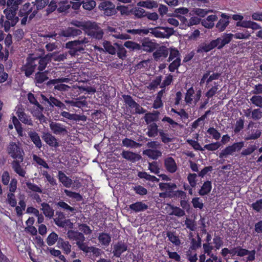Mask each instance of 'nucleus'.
<instances>
[{
    "label": "nucleus",
    "instance_id": "864d4df0",
    "mask_svg": "<svg viewBox=\"0 0 262 262\" xmlns=\"http://www.w3.org/2000/svg\"><path fill=\"white\" fill-rule=\"evenodd\" d=\"M232 147L231 145L226 147L225 149L221 150L219 154V158H226L229 155H232L234 153Z\"/></svg>",
    "mask_w": 262,
    "mask_h": 262
},
{
    "label": "nucleus",
    "instance_id": "4d7b16f0",
    "mask_svg": "<svg viewBox=\"0 0 262 262\" xmlns=\"http://www.w3.org/2000/svg\"><path fill=\"white\" fill-rule=\"evenodd\" d=\"M58 239V235L54 232L51 233L47 238V244L51 246L54 245Z\"/></svg>",
    "mask_w": 262,
    "mask_h": 262
},
{
    "label": "nucleus",
    "instance_id": "f3484780",
    "mask_svg": "<svg viewBox=\"0 0 262 262\" xmlns=\"http://www.w3.org/2000/svg\"><path fill=\"white\" fill-rule=\"evenodd\" d=\"M42 139L50 147L56 148L59 145L56 138L51 133H43Z\"/></svg>",
    "mask_w": 262,
    "mask_h": 262
},
{
    "label": "nucleus",
    "instance_id": "c9c22d12",
    "mask_svg": "<svg viewBox=\"0 0 262 262\" xmlns=\"http://www.w3.org/2000/svg\"><path fill=\"white\" fill-rule=\"evenodd\" d=\"M147 129L148 131L146 134L149 137H155L159 133V129H158V126L156 123H152L149 124Z\"/></svg>",
    "mask_w": 262,
    "mask_h": 262
},
{
    "label": "nucleus",
    "instance_id": "774afa93",
    "mask_svg": "<svg viewBox=\"0 0 262 262\" xmlns=\"http://www.w3.org/2000/svg\"><path fill=\"white\" fill-rule=\"evenodd\" d=\"M207 132L216 140H219L221 138V134L214 127L209 128Z\"/></svg>",
    "mask_w": 262,
    "mask_h": 262
},
{
    "label": "nucleus",
    "instance_id": "58836bf2",
    "mask_svg": "<svg viewBox=\"0 0 262 262\" xmlns=\"http://www.w3.org/2000/svg\"><path fill=\"white\" fill-rule=\"evenodd\" d=\"M49 101V105L52 107L56 106L60 109H66V105L54 97L50 96Z\"/></svg>",
    "mask_w": 262,
    "mask_h": 262
},
{
    "label": "nucleus",
    "instance_id": "e433bc0d",
    "mask_svg": "<svg viewBox=\"0 0 262 262\" xmlns=\"http://www.w3.org/2000/svg\"><path fill=\"white\" fill-rule=\"evenodd\" d=\"M137 6L151 9L153 8H157L158 6V3L155 1H141L137 3Z\"/></svg>",
    "mask_w": 262,
    "mask_h": 262
},
{
    "label": "nucleus",
    "instance_id": "72a5a7b5",
    "mask_svg": "<svg viewBox=\"0 0 262 262\" xmlns=\"http://www.w3.org/2000/svg\"><path fill=\"white\" fill-rule=\"evenodd\" d=\"M129 208L135 212H140L146 210L148 206L142 202H138L130 205Z\"/></svg>",
    "mask_w": 262,
    "mask_h": 262
},
{
    "label": "nucleus",
    "instance_id": "13d9d810",
    "mask_svg": "<svg viewBox=\"0 0 262 262\" xmlns=\"http://www.w3.org/2000/svg\"><path fill=\"white\" fill-rule=\"evenodd\" d=\"M78 228L81 231L80 232L82 233L83 235L84 234L86 235H90L92 233V230L85 224H78Z\"/></svg>",
    "mask_w": 262,
    "mask_h": 262
},
{
    "label": "nucleus",
    "instance_id": "473e14b6",
    "mask_svg": "<svg viewBox=\"0 0 262 262\" xmlns=\"http://www.w3.org/2000/svg\"><path fill=\"white\" fill-rule=\"evenodd\" d=\"M157 44L150 40H145L142 42V49L143 51L151 52L156 49Z\"/></svg>",
    "mask_w": 262,
    "mask_h": 262
},
{
    "label": "nucleus",
    "instance_id": "6e6d98bb",
    "mask_svg": "<svg viewBox=\"0 0 262 262\" xmlns=\"http://www.w3.org/2000/svg\"><path fill=\"white\" fill-rule=\"evenodd\" d=\"M159 114V112H156L155 113H147L145 115L144 119L146 124H148L150 123L156 121L157 118Z\"/></svg>",
    "mask_w": 262,
    "mask_h": 262
},
{
    "label": "nucleus",
    "instance_id": "c03bdc74",
    "mask_svg": "<svg viewBox=\"0 0 262 262\" xmlns=\"http://www.w3.org/2000/svg\"><path fill=\"white\" fill-rule=\"evenodd\" d=\"M138 176L141 179H144L151 182H159V179L154 176H151L146 172H139Z\"/></svg>",
    "mask_w": 262,
    "mask_h": 262
},
{
    "label": "nucleus",
    "instance_id": "4468645a",
    "mask_svg": "<svg viewBox=\"0 0 262 262\" xmlns=\"http://www.w3.org/2000/svg\"><path fill=\"white\" fill-rule=\"evenodd\" d=\"M92 27L88 29L86 34L96 39H100L103 37V30L95 22H92Z\"/></svg>",
    "mask_w": 262,
    "mask_h": 262
},
{
    "label": "nucleus",
    "instance_id": "3c124183",
    "mask_svg": "<svg viewBox=\"0 0 262 262\" xmlns=\"http://www.w3.org/2000/svg\"><path fill=\"white\" fill-rule=\"evenodd\" d=\"M64 192L67 196L75 200L76 201H80L82 199V196L79 193L73 192L68 189H64Z\"/></svg>",
    "mask_w": 262,
    "mask_h": 262
},
{
    "label": "nucleus",
    "instance_id": "69168bd1",
    "mask_svg": "<svg viewBox=\"0 0 262 262\" xmlns=\"http://www.w3.org/2000/svg\"><path fill=\"white\" fill-rule=\"evenodd\" d=\"M257 148V146L255 144L249 145L247 148L242 150L241 152V155L244 156L250 155L252 154Z\"/></svg>",
    "mask_w": 262,
    "mask_h": 262
},
{
    "label": "nucleus",
    "instance_id": "b1692460",
    "mask_svg": "<svg viewBox=\"0 0 262 262\" xmlns=\"http://www.w3.org/2000/svg\"><path fill=\"white\" fill-rule=\"evenodd\" d=\"M121 156L123 158L132 162L138 161L141 158V156L139 154L130 151H123Z\"/></svg>",
    "mask_w": 262,
    "mask_h": 262
},
{
    "label": "nucleus",
    "instance_id": "c85d7f7f",
    "mask_svg": "<svg viewBox=\"0 0 262 262\" xmlns=\"http://www.w3.org/2000/svg\"><path fill=\"white\" fill-rule=\"evenodd\" d=\"M41 210L44 215L49 219L52 218L54 213L53 208L48 203L45 202L41 204Z\"/></svg>",
    "mask_w": 262,
    "mask_h": 262
},
{
    "label": "nucleus",
    "instance_id": "ddd939ff",
    "mask_svg": "<svg viewBox=\"0 0 262 262\" xmlns=\"http://www.w3.org/2000/svg\"><path fill=\"white\" fill-rule=\"evenodd\" d=\"M220 18L215 25V28L219 32H222L225 30L229 25L230 16L225 13H222Z\"/></svg>",
    "mask_w": 262,
    "mask_h": 262
},
{
    "label": "nucleus",
    "instance_id": "dca6fc26",
    "mask_svg": "<svg viewBox=\"0 0 262 262\" xmlns=\"http://www.w3.org/2000/svg\"><path fill=\"white\" fill-rule=\"evenodd\" d=\"M82 31L80 29H78L73 27H68L62 30L60 32V35L65 37H75L80 35Z\"/></svg>",
    "mask_w": 262,
    "mask_h": 262
},
{
    "label": "nucleus",
    "instance_id": "6e6552de",
    "mask_svg": "<svg viewBox=\"0 0 262 262\" xmlns=\"http://www.w3.org/2000/svg\"><path fill=\"white\" fill-rule=\"evenodd\" d=\"M150 33L154 36L158 38H169L172 35L174 31L172 28L168 27H156L150 29Z\"/></svg>",
    "mask_w": 262,
    "mask_h": 262
},
{
    "label": "nucleus",
    "instance_id": "2eb2a0df",
    "mask_svg": "<svg viewBox=\"0 0 262 262\" xmlns=\"http://www.w3.org/2000/svg\"><path fill=\"white\" fill-rule=\"evenodd\" d=\"M164 167L165 169L171 173H174L178 169L177 164L173 158L169 157L164 160Z\"/></svg>",
    "mask_w": 262,
    "mask_h": 262
},
{
    "label": "nucleus",
    "instance_id": "393cba45",
    "mask_svg": "<svg viewBox=\"0 0 262 262\" xmlns=\"http://www.w3.org/2000/svg\"><path fill=\"white\" fill-rule=\"evenodd\" d=\"M127 250V246L124 243L120 242L114 246L113 254L117 257H119L121 254Z\"/></svg>",
    "mask_w": 262,
    "mask_h": 262
},
{
    "label": "nucleus",
    "instance_id": "0e129e2a",
    "mask_svg": "<svg viewBox=\"0 0 262 262\" xmlns=\"http://www.w3.org/2000/svg\"><path fill=\"white\" fill-rule=\"evenodd\" d=\"M172 209V210L170 213V215H175L177 217H181L185 214V211L180 207L173 206Z\"/></svg>",
    "mask_w": 262,
    "mask_h": 262
},
{
    "label": "nucleus",
    "instance_id": "a18cd8bd",
    "mask_svg": "<svg viewBox=\"0 0 262 262\" xmlns=\"http://www.w3.org/2000/svg\"><path fill=\"white\" fill-rule=\"evenodd\" d=\"M159 134L162 142L166 144L172 141L173 139L171 137V136L168 133H165L163 129H160Z\"/></svg>",
    "mask_w": 262,
    "mask_h": 262
},
{
    "label": "nucleus",
    "instance_id": "680f3d73",
    "mask_svg": "<svg viewBox=\"0 0 262 262\" xmlns=\"http://www.w3.org/2000/svg\"><path fill=\"white\" fill-rule=\"evenodd\" d=\"M33 160L34 161H35L37 164H38L40 166H42L43 167L49 169V167L46 161L39 157V156L33 155Z\"/></svg>",
    "mask_w": 262,
    "mask_h": 262
},
{
    "label": "nucleus",
    "instance_id": "aec40b11",
    "mask_svg": "<svg viewBox=\"0 0 262 262\" xmlns=\"http://www.w3.org/2000/svg\"><path fill=\"white\" fill-rule=\"evenodd\" d=\"M255 251L253 250L249 251L246 249L242 248L240 246H238L237 256L242 257L248 255L247 260L252 261L255 259Z\"/></svg>",
    "mask_w": 262,
    "mask_h": 262
},
{
    "label": "nucleus",
    "instance_id": "a878e982",
    "mask_svg": "<svg viewBox=\"0 0 262 262\" xmlns=\"http://www.w3.org/2000/svg\"><path fill=\"white\" fill-rule=\"evenodd\" d=\"M58 178L62 185L67 187L70 188L73 184V181L69 177H67L62 171H59Z\"/></svg>",
    "mask_w": 262,
    "mask_h": 262
},
{
    "label": "nucleus",
    "instance_id": "7c9ffc66",
    "mask_svg": "<svg viewBox=\"0 0 262 262\" xmlns=\"http://www.w3.org/2000/svg\"><path fill=\"white\" fill-rule=\"evenodd\" d=\"M98 239L102 245L106 247H107L111 242V235L108 233L104 232L99 234Z\"/></svg>",
    "mask_w": 262,
    "mask_h": 262
},
{
    "label": "nucleus",
    "instance_id": "0eeeda50",
    "mask_svg": "<svg viewBox=\"0 0 262 262\" xmlns=\"http://www.w3.org/2000/svg\"><path fill=\"white\" fill-rule=\"evenodd\" d=\"M70 81V78L62 77L51 79L46 83V84L49 86H50L51 85H54L53 90L55 92H67L69 90L70 86L62 83H69Z\"/></svg>",
    "mask_w": 262,
    "mask_h": 262
},
{
    "label": "nucleus",
    "instance_id": "e2e57ef3",
    "mask_svg": "<svg viewBox=\"0 0 262 262\" xmlns=\"http://www.w3.org/2000/svg\"><path fill=\"white\" fill-rule=\"evenodd\" d=\"M250 101L255 106L262 108V96L254 95L250 98Z\"/></svg>",
    "mask_w": 262,
    "mask_h": 262
},
{
    "label": "nucleus",
    "instance_id": "423d86ee",
    "mask_svg": "<svg viewBox=\"0 0 262 262\" xmlns=\"http://www.w3.org/2000/svg\"><path fill=\"white\" fill-rule=\"evenodd\" d=\"M225 46L223 36L212 40L209 43L201 45L198 50V52H208L215 48L220 50Z\"/></svg>",
    "mask_w": 262,
    "mask_h": 262
},
{
    "label": "nucleus",
    "instance_id": "412c9836",
    "mask_svg": "<svg viewBox=\"0 0 262 262\" xmlns=\"http://www.w3.org/2000/svg\"><path fill=\"white\" fill-rule=\"evenodd\" d=\"M217 20V16L216 15H210L206 18L202 20L201 24L206 28L212 29L214 26V22Z\"/></svg>",
    "mask_w": 262,
    "mask_h": 262
},
{
    "label": "nucleus",
    "instance_id": "603ef678",
    "mask_svg": "<svg viewBox=\"0 0 262 262\" xmlns=\"http://www.w3.org/2000/svg\"><path fill=\"white\" fill-rule=\"evenodd\" d=\"M132 13L136 17L140 18L145 16L146 12L141 7H136L132 9Z\"/></svg>",
    "mask_w": 262,
    "mask_h": 262
},
{
    "label": "nucleus",
    "instance_id": "052dcab7",
    "mask_svg": "<svg viewBox=\"0 0 262 262\" xmlns=\"http://www.w3.org/2000/svg\"><path fill=\"white\" fill-rule=\"evenodd\" d=\"M169 53V56L168 58L167 61L170 62L172 60L177 59V58H180V54L179 51L175 49L170 48Z\"/></svg>",
    "mask_w": 262,
    "mask_h": 262
},
{
    "label": "nucleus",
    "instance_id": "7ed1b4c3",
    "mask_svg": "<svg viewBox=\"0 0 262 262\" xmlns=\"http://www.w3.org/2000/svg\"><path fill=\"white\" fill-rule=\"evenodd\" d=\"M18 9L12 6H7L4 10V13L6 16V20L4 19V16H1L0 25L4 28V30L8 32L11 27H14L19 20L18 16L16 15Z\"/></svg>",
    "mask_w": 262,
    "mask_h": 262
},
{
    "label": "nucleus",
    "instance_id": "9d476101",
    "mask_svg": "<svg viewBox=\"0 0 262 262\" xmlns=\"http://www.w3.org/2000/svg\"><path fill=\"white\" fill-rule=\"evenodd\" d=\"M225 45L230 42L233 37L236 39H248L251 35L248 31L246 30L243 32H237L234 34L232 33H224L222 35Z\"/></svg>",
    "mask_w": 262,
    "mask_h": 262
},
{
    "label": "nucleus",
    "instance_id": "4be33fe9",
    "mask_svg": "<svg viewBox=\"0 0 262 262\" xmlns=\"http://www.w3.org/2000/svg\"><path fill=\"white\" fill-rule=\"evenodd\" d=\"M61 116L67 119L71 120L77 121H85L86 120V117L84 115H80L76 114H70L68 112L63 111L61 113Z\"/></svg>",
    "mask_w": 262,
    "mask_h": 262
},
{
    "label": "nucleus",
    "instance_id": "bf43d9fd",
    "mask_svg": "<svg viewBox=\"0 0 262 262\" xmlns=\"http://www.w3.org/2000/svg\"><path fill=\"white\" fill-rule=\"evenodd\" d=\"M82 7L87 10H92L96 5L94 0H84L82 2Z\"/></svg>",
    "mask_w": 262,
    "mask_h": 262
},
{
    "label": "nucleus",
    "instance_id": "5fc2aeb1",
    "mask_svg": "<svg viewBox=\"0 0 262 262\" xmlns=\"http://www.w3.org/2000/svg\"><path fill=\"white\" fill-rule=\"evenodd\" d=\"M194 94V90H193V87H191L187 91L185 97V101L187 104L190 105L192 104L193 101L192 97Z\"/></svg>",
    "mask_w": 262,
    "mask_h": 262
},
{
    "label": "nucleus",
    "instance_id": "f704fd0d",
    "mask_svg": "<svg viewBox=\"0 0 262 262\" xmlns=\"http://www.w3.org/2000/svg\"><path fill=\"white\" fill-rule=\"evenodd\" d=\"M212 188L211 182L210 181L205 182L202 186L199 193L200 195L203 196L208 194Z\"/></svg>",
    "mask_w": 262,
    "mask_h": 262
},
{
    "label": "nucleus",
    "instance_id": "2f4dec72",
    "mask_svg": "<svg viewBox=\"0 0 262 262\" xmlns=\"http://www.w3.org/2000/svg\"><path fill=\"white\" fill-rule=\"evenodd\" d=\"M29 137L35 146L39 149L42 147V142L38 134L35 132H30Z\"/></svg>",
    "mask_w": 262,
    "mask_h": 262
},
{
    "label": "nucleus",
    "instance_id": "f257e3e1",
    "mask_svg": "<svg viewBox=\"0 0 262 262\" xmlns=\"http://www.w3.org/2000/svg\"><path fill=\"white\" fill-rule=\"evenodd\" d=\"M53 55V54H48L42 57L31 56L28 57L26 64L21 68V71L24 72L27 77H29L35 70L43 71Z\"/></svg>",
    "mask_w": 262,
    "mask_h": 262
},
{
    "label": "nucleus",
    "instance_id": "1a4fd4ad",
    "mask_svg": "<svg viewBox=\"0 0 262 262\" xmlns=\"http://www.w3.org/2000/svg\"><path fill=\"white\" fill-rule=\"evenodd\" d=\"M122 97L124 100L125 103L132 109L131 111L132 114H144L145 113V110L136 102L131 96L124 95Z\"/></svg>",
    "mask_w": 262,
    "mask_h": 262
},
{
    "label": "nucleus",
    "instance_id": "09e8293b",
    "mask_svg": "<svg viewBox=\"0 0 262 262\" xmlns=\"http://www.w3.org/2000/svg\"><path fill=\"white\" fill-rule=\"evenodd\" d=\"M122 145L126 147L134 148L139 147L141 145L130 139L126 138L122 140Z\"/></svg>",
    "mask_w": 262,
    "mask_h": 262
},
{
    "label": "nucleus",
    "instance_id": "bb28decb",
    "mask_svg": "<svg viewBox=\"0 0 262 262\" xmlns=\"http://www.w3.org/2000/svg\"><path fill=\"white\" fill-rule=\"evenodd\" d=\"M48 72L38 71L35 74L34 81L36 85L39 86V84H42L43 82L48 79L47 76Z\"/></svg>",
    "mask_w": 262,
    "mask_h": 262
},
{
    "label": "nucleus",
    "instance_id": "de8ad7c7",
    "mask_svg": "<svg viewBox=\"0 0 262 262\" xmlns=\"http://www.w3.org/2000/svg\"><path fill=\"white\" fill-rule=\"evenodd\" d=\"M103 47L106 51L109 54L114 55L117 52V49L114 46L112 45V43L107 41H105L103 43Z\"/></svg>",
    "mask_w": 262,
    "mask_h": 262
},
{
    "label": "nucleus",
    "instance_id": "9b49d317",
    "mask_svg": "<svg viewBox=\"0 0 262 262\" xmlns=\"http://www.w3.org/2000/svg\"><path fill=\"white\" fill-rule=\"evenodd\" d=\"M49 126L52 133L56 135H65L68 133L67 127L59 122L51 121Z\"/></svg>",
    "mask_w": 262,
    "mask_h": 262
},
{
    "label": "nucleus",
    "instance_id": "8fccbe9b",
    "mask_svg": "<svg viewBox=\"0 0 262 262\" xmlns=\"http://www.w3.org/2000/svg\"><path fill=\"white\" fill-rule=\"evenodd\" d=\"M124 47L131 50H140L142 49L140 45L132 41H127L124 43Z\"/></svg>",
    "mask_w": 262,
    "mask_h": 262
},
{
    "label": "nucleus",
    "instance_id": "ea45409f",
    "mask_svg": "<svg viewBox=\"0 0 262 262\" xmlns=\"http://www.w3.org/2000/svg\"><path fill=\"white\" fill-rule=\"evenodd\" d=\"M166 235L168 239L175 246H179L181 244V241L179 236L174 232L168 231Z\"/></svg>",
    "mask_w": 262,
    "mask_h": 262
},
{
    "label": "nucleus",
    "instance_id": "79ce46f5",
    "mask_svg": "<svg viewBox=\"0 0 262 262\" xmlns=\"http://www.w3.org/2000/svg\"><path fill=\"white\" fill-rule=\"evenodd\" d=\"M148 169L151 173L157 175H158L160 172L159 164L157 161L148 162Z\"/></svg>",
    "mask_w": 262,
    "mask_h": 262
},
{
    "label": "nucleus",
    "instance_id": "f03ea898",
    "mask_svg": "<svg viewBox=\"0 0 262 262\" xmlns=\"http://www.w3.org/2000/svg\"><path fill=\"white\" fill-rule=\"evenodd\" d=\"M67 235L69 239L75 241L78 248L85 253L92 252L94 255L98 257L103 253L102 250L94 246H88L84 242L85 241L84 235L78 231L69 230L67 232Z\"/></svg>",
    "mask_w": 262,
    "mask_h": 262
},
{
    "label": "nucleus",
    "instance_id": "a211bd4d",
    "mask_svg": "<svg viewBox=\"0 0 262 262\" xmlns=\"http://www.w3.org/2000/svg\"><path fill=\"white\" fill-rule=\"evenodd\" d=\"M168 54L169 49L164 46H162L153 53V57L157 61H162L168 56Z\"/></svg>",
    "mask_w": 262,
    "mask_h": 262
},
{
    "label": "nucleus",
    "instance_id": "f8f14e48",
    "mask_svg": "<svg viewBox=\"0 0 262 262\" xmlns=\"http://www.w3.org/2000/svg\"><path fill=\"white\" fill-rule=\"evenodd\" d=\"M100 10L103 11V13L106 16H112L116 13L115 5L109 1L101 2L99 5Z\"/></svg>",
    "mask_w": 262,
    "mask_h": 262
},
{
    "label": "nucleus",
    "instance_id": "39448f33",
    "mask_svg": "<svg viewBox=\"0 0 262 262\" xmlns=\"http://www.w3.org/2000/svg\"><path fill=\"white\" fill-rule=\"evenodd\" d=\"M7 151L13 159H15V160L23 161L25 154L18 142H10L7 147Z\"/></svg>",
    "mask_w": 262,
    "mask_h": 262
},
{
    "label": "nucleus",
    "instance_id": "c756f323",
    "mask_svg": "<svg viewBox=\"0 0 262 262\" xmlns=\"http://www.w3.org/2000/svg\"><path fill=\"white\" fill-rule=\"evenodd\" d=\"M46 6L47 7L45 10V15L48 16L57 9V1L56 0H51V1L48 0V3Z\"/></svg>",
    "mask_w": 262,
    "mask_h": 262
},
{
    "label": "nucleus",
    "instance_id": "5701e85b",
    "mask_svg": "<svg viewBox=\"0 0 262 262\" xmlns=\"http://www.w3.org/2000/svg\"><path fill=\"white\" fill-rule=\"evenodd\" d=\"M71 24L81 28L85 33L88 31V30L92 27V22L90 21L73 20L71 22Z\"/></svg>",
    "mask_w": 262,
    "mask_h": 262
},
{
    "label": "nucleus",
    "instance_id": "49530a36",
    "mask_svg": "<svg viewBox=\"0 0 262 262\" xmlns=\"http://www.w3.org/2000/svg\"><path fill=\"white\" fill-rule=\"evenodd\" d=\"M261 135V132L259 129H253L251 130L250 134H248V135L245 138V140H256L259 138Z\"/></svg>",
    "mask_w": 262,
    "mask_h": 262
},
{
    "label": "nucleus",
    "instance_id": "cd10ccee",
    "mask_svg": "<svg viewBox=\"0 0 262 262\" xmlns=\"http://www.w3.org/2000/svg\"><path fill=\"white\" fill-rule=\"evenodd\" d=\"M23 161L20 160H14L12 161L11 164L12 168L14 171L17 173L19 176L25 177L26 174V171L21 167L20 163Z\"/></svg>",
    "mask_w": 262,
    "mask_h": 262
},
{
    "label": "nucleus",
    "instance_id": "20e7f679",
    "mask_svg": "<svg viewBox=\"0 0 262 262\" xmlns=\"http://www.w3.org/2000/svg\"><path fill=\"white\" fill-rule=\"evenodd\" d=\"M89 39L85 37H79L78 39L69 41L65 45L68 49V53L72 57L78 56L80 54L84 53L85 45L89 43Z\"/></svg>",
    "mask_w": 262,
    "mask_h": 262
},
{
    "label": "nucleus",
    "instance_id": "37998d69",
    "mask_svg": "<svg viewBox=\"0 0 262 262\" xmlns=\"http://www.w3.org/2000/svg\"><path fill=\"white\" fill-rule=\"evenodd\" d=\"M57 11L60 13L66 11L71 7V4L67 1L57 2Z\"/></svg>",
    "mask_w": 262,
    "mask_h": 262
},
{
    "label": "nucleus",
    "instance_id": "6ab92c4d",
    "mask_svg": "<svg viewBox=\"0 0 262 262\" xmlns=\"http://www.w3.org/2000/svg\"><path fill=\"white\" fill-rule=\"evenodd\" d=\"M32 4L35 7V8L33 9L32 7L30 6H29V11L27 12V17H29V21H31L34 17H35L38 11L41 10L45 8L47 5H45L42 7H39L40 6H38V2L37 0H35L34 2H32Z\"/></svg>",
    "mask_w": 262,
    "mask_h": 262
},
{
    "label": "nucleus",
    "instance_id": "a19ab883",
    "mask_svg": "<svg viewBox=\"0 0 262 262\" xmlns=\"http://www.w3.org/2000/svg\"><path fill=\"white\" fill-rule=\"evenodd\" d=\"M58 244L60 245L59 247L62 249L65 253L68 254L71 252L72 246L68 241H65L62 238H59Z\"/></svg>",
    "mask_w": 262,
    "mask_h": 262
},
{
    "label": "nucleus",
    "instance_id": "4c0bfd02",
    "mask_svg": "<svg viewBox=\"0 0 262 262\" xmlns=\"http://www.w3.org/2000/svg\"><path fill=\"white\" fill-rule=\"evenodd\" d=\"M143 154L154 160H156L162 156V152L160 150L150 149L144 150Z\"/></svg>",
    "mask_w": 262,
    "mask_h": 262
},
{
    "label": "nucleus",
    "instance_id": "338daca9",
    "mask_svg": "<svg viewBox=\"0 0 262 262\" xmlns=\"http://www.w3.org/2000/svg\"><path fill=\"white\" fill-rule=\"evenodd\" d=\"M221 146V144L220 142H213L212 143L205 145L204 146V150L206 149L209 151H214L219 148Z\"/></svg>",
    "mask_w": 262,
    "mask_h": 262
}]
</instances>
